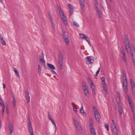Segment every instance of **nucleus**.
I'll list each match as a JSON object with an SVG mask.
<instances>
[{
    "label": "nucleus",
    "instance_id": "nucleus-63",
    "mask_svg": "<svg viewBox=\"0 0 135 135\" xmlns=\"http://www.w3.org/2000/svg\"><path fill=\"white\" fill-rule=\"evenodd\" d=\"M52 122V121L53 120L52 119V118L50 119H49Z\"/></svg>",
    "mask_w": 135,
    "mask_h": 135
},
{
    "label": "nucleus",
    "instance_id": "nucleus-34",
    "mask_svg": "<svg viewBox=\"0 0 135 135\" xmlns=\"http://www.w3.org/2000/svg\"><path fill=\"white\" fill-rule=\"evenodd\" d=\"M88 82L90 84V85H91V83H93V82L91 79L89 77L88 78Z\"/></svg>",
    "mask_w": 135,
    "mask_h": 135
},
{
    "label": "nucleus",
    "instance_id": "nucleus-47",
    "mask_svg": "<svg viewBox=\"0 0 135 135\" xmlns=\"http://www.w3.org/2000/svg\"><path fill=\"white\" fill-rule=\"evenodd\" d=\"M48 118H49V119H50L52 118L51 117V115H50L49 112H48Z\"/></svg>",
    "mask_w": 135,
    "mask_h": 135
},
{
    "label": "nucleus",
    "instance_id": "nucleus-22",
    "mask_svg": "<svg viewBox=\"0 0 135 135\" xmlns=\"http://www.w3.org/2000/svg\"><path fill=\"white\" fill-rule=\"evenodd\" d=\"M59 57L58 61H63V58L61 53L59 54Z\"/></svg>",
    "mask_w": 135,
    "mask_h": 135
},
{
    "label": "nucleus",
    "instance_id": "nucleus-14",
    "mask_svg": "<svg viewBox=\"0 0 135 135\" xmlns=\"http://www.w3.org/2000/svg\"><path fill=\"white\" fill-rule=\"evenodd\" d=\"M96 12L97 15V16L98 17V18H100L102 16L101 13L100 11L99 8L98 7H96Z\"/></svg>",
    "mask_w": 135,
    "mask_h": 135
},
{
    "label": "nucleus",
    "instance_id": "nucleus-5",
    "mask_svg": "<svg viewBox=\"0 0 135 135\" xmlns=\"http://www.w3.org/2000/svg\"><path fill=\"white\" fill-rule=\"evenodd\" d=\"M28 121L27 126L28 131L30 135H34L33 128L31 121L29 118H28Z\"/></svg>",
    "mask_w": 135,
    "mask_h": 135
},
{
    "label": "nucleus",
    "instance_id": "nucleus-25",
    "mask_svg": "<svg viewBox=\"0 0 135 135\" xmlns=\"http://www.w3.org/2000/svg\"><path fill=\"white\" fill-rule=\"evenodd\" d=\"M64 41L66 42V43L67 44V45H68L70 42L69 39L68 37L64 38Z\"/></svg>",
    "mask_w": 135,
    "mask_h": 135
},
{
    "label": "nucleus",
    "instance_id": "nucleus-20",
    "mask_svg": "<svg viewBox=\"0 0 135 135\" xmlns=\"http://www.w3.org/2000/svg\"><path fill=\"white\" fill-rule=\"evenodd\" d=\"M63 61H58L59 67L60 70H61L63 69Z\"/></svg>",
    "mask_w": 135,
    "mask_h": 135
},
{
    "label": "nucleus",
    "instance_id": "nucleus-62",
    "mask_svg": "<svg viewBox=\"0 0 135 135\" xmlns=\"http://www.w3.org/2000/svg\"><path fill=\"white\" fill-rule=\"evenodd\" d=\"M54 126H55V128L56 129V125L55 123V124H54Z\"/></svg>",
    "mask_w": 135,
    "mask_h": 135
},
{
    "label": "nucleus",
    "instance_id": "nucleus-28",
    "mask_svg": "<svg viewBox=\"0 0 135 135\" xmlns=\"http://www.w3.org/2000/svg\"><path fill=\"white\" fill-rule=\"evenodd\" d=\"M12 104L13 105L14 107H15L16 105V100L15 98L14 97L13 98V100L12 101Z\"/></svg>",
    "mask_w": 135,
    "mask_h": 135
},
{
    "label": "nucleus",
    "instance_id": "nucleus-42",
    "mask_svg": "<svg viewBox=\"0 0 135 135\" xmlns=\"http://www.w3.org/2000/svg\"><path fill=\"white\" fill-rule=\"evenodd\" d=\"M76 128L78 131H80L81 129V128L80 126L76 127Z\"/></svg>",
    "mask_w": 135,
    "mask_h": 135
},
{
    "label": "nucleus",
    "instance_id": "nucleus-46",
    "mask_svg": "<svg viewBox=\"0 0 135 135\" xmlns=\"http://www.w3.org/2000/svg\"><path fill=\"white\" fill-rule=\"evenodd\" d=\"M73 110L74 112H75L76 113L77 112V108L76 107H73Z\"/></svg>",
    "mask_w": 135,
    "mask_h": 135
},
{
    "label": "nucleus",
    "instance_id": "nucleus-9",
    "mask_svg": "<svg viewBox=\"0 0 135 135\" xmlns=\"http://www.w3.org/2000/svg\"><path fill=\"white\" fill-rule=\"evenodd\" d=\"M91 88L92 89V91L93 92V94L94 96L95 94V91L96 89L95 86L94 85L93 83H92L91 85H90Z\"/></svg>",
    "mask_w": 135,
    "mask_h": 135
},
{
    "label": "nucleus",
    "instance_id": "nucleus-51",
    "mask_svg": "<svg viewBox=\"0 0 135 135\" xmlns=\"http://www.w3.org/2000/svg\"><path fill=\"white\" fill-rule=\"evenodd\" d=\"M51 73L53 74H56V73L55 71H54L53 70H51Z\"/></svg>",
    "mask_w": 135,
    "mask_h": 135
},
{
    "label": "nucleus",
    "instance_id": "nucleus-60",
    "mask_svg": "<svg viewBox=\"0 0 135 135\" xmlns=\"http://www.w3.org/2000/svg\"><path fill=\"white\" fill-rule=\"evenodd\" d=\"M51 122H52V124H55V123L53 120Z\"/></svg>",
    "mask_w": 135,
    "mask_h": 135
},
{
    "label": "nucleus",
    "instance_id": "nucleus-30",
    "mask_svg": "<svg viewBox=\"0 0 135 135\" xmlns=\"http://www.w3.org/2000/svg\"><path fill=\"white\" fill-rule=\"evenodd\" d=\"M0 104L2 106V107L5 106L4 104L3 103V101L1 99V97H0Z\"/></svg>",
    "mask_w": 135,
    "mask_h": 135
},
{
    "label": "nucleus",
    "instance_id": "nucleus-8",
    "mask_svg": "<svg viewBox=\"0 0 135 135\" xmlns=\"http://www.w3.org/2000/svg\"><path fill=\"white\" fill-rule=\"evenodd\" d=\"M80 4V6L81 9L83 11L84 10V7L85 6V0H79Z\"/></svg>",
    "mask_w": 135,
    "mask_h": 135
},
{
    "label": "nucleus",
    "instance_id": "nucleus-27",
    "mask_svg": "<svg viewBox=\"0 0 135 135\" xmlns=\"http://www.w3.org/2000/svg\"><path fill=\"white\" fill-rule=\"evenodd\" d=\"M112 127H116L114 120L113 119H112Z\"/></svg>",
    "mask_w": 135,
    "mask_h": 135
},
{
    "label": "nucleus",
    "instance_id": "nucleus-3",
    "mask_svg": "<svg viewBox=\"0 0 135 135\" xmlns=\"http://www.w3.org/2000/svg\"><path fill=\"white\" fill-rule=\"evenodd\" d=\"M60 16L62 19V20L64 24L66 26L67 25L68 23L67 21L65 16L64 15L63 12L62 11L61 8H59L58 9Z\"/></svg>",
    "mask_w": 135,
    "mask_h": 135
},
{
    "label": "nucleus",
    "instance_id": "nucleus-43",
    "mask_svg": "<svg viewBox=\"0 0 135 135\" xmlns=\"http://www.w3.org/2000/svg\"><path fill=\"white\" fill-rule=\"evenodd\" d=\"M128 102L132 101L130 97L128 95Z\"/></svg>",
    "mask_w": 135,
    "mask_h": 135
},
{
    "label": "nucleus",
    "instance_id": "nucleus-15",
    "mask_svg": "<svg viewBox=\"0 0 135 135\" xmlns=\"http://www.w3.org/2000/svg\"><path fill=\"white\" fill-rule=\"evenodd\" d=\"M39 59L41 62H44L45 61L44 60V56L43 51H42L41 54L40 56Z\"/></svg>",
    "mask_w": 135,
    "mask_h": 135
},
{
    "label": "nucleus",
    "instance_id": "nucleus-12",
    "mask_svg": "<svg viewBox=\"0 0 135 135\" xmlns=\"http://www.w3.org/2000/svg\"><path fill=\"white\" fill-rule=\"evenodd\" d=\"M84 91L85 95L87 97H89V92L88 89V87H86L84 88H83Z\"/></svg>",
    "mask_w": 135,
    "mask_h": 135
},
{
    "label": "nucleus",
    "instance_id": "nucleus-52",
    "mask_svg": "<svg viewBox=\"0 0 135 135\" xmlns=\"http://www.w3.org/2000/svg\"><path fill=\"white\" fill-rule=\"evenodd\" d=\"M117 96L119 97V99L120 97V94L119 92H117Z\"/></svg>",
    "mask_w": 135,
    "mask_h": 135
},
{
    "label": "nucleus",
    "instance_id": "nucleus-31",
    "mask_svg": "<svg viewBox=\"0 0 135 135\" xmlns=\"http://www.w3.org/2000/svg\"><path fill=\"white\" fill-rule=\"evenodd\" d=\"M123 59L124 61L126 62L127 61V59L125 54H124L123 56Z\"/></svg>",
    "mask_w": 135,
    "mask_h": 135
},
{
    "label": "nucleus",
    "instance_id": "nucleus-19",
    "mask_svg": "<svg viewBox=\"0 0 135 135\" xmlns=\"http://www.w3.org/2000/svg\"><path fill=\"white\" fill-rule=\"evenodd\" d=\"M47 65L48 66V67L50 69H51L52 70L55 69V67L54 66V65H52V64L47 63Z\"/></svg>",
    "mask_w": 135,
    "mask_h": 135
},
{
    "label": "nucleus",
    "instance_id": "nucleus-4",
    "mask_svg": "<svg viewBox=\"0 0 135 135\" xmlns=\"http://www.w3.org/2000/svg\"><path fill=\"white\" fill-rule=\"evenodd\" d=\"M89 125L91 135H96L93 127V122L92 118L89 119Z\"/></svg>",
    "mask_w": 135,
    "mask_h": 135
},
{
    "label": "nucleus",
    "instance_id": "nucleus-58",
    "mask_svg": "<svg viewBox=\"0 0 135 135\" xmlns=\"http://www.w3.org/2000/svg\"><path fill=\"white\" fill-rule=\"evenodd\" d=\"M129 105L132 104V101L130 102H129Z\"/></svg>",
    "mask_w": 135,
    "mask_h": 135
},
{
    "label": "nucleus",
    "instance_id": "nucleus-35",
    "mask_svg": "<svg viewBox=\"0 0 135 135\" xmlns=\"http://www.w3.org/2000/svg\"><path fill=\"white\" fill-rule=\"evenodd\" d=\"M83 88H84L85 87H87V85H86V83L85 81H84L83 83Z\"/></svg>",
    "mask_w": 135,
    "mask_h": 135
},
{
    "label": "nucleus",
    "instance_id": "nucleus-56",
    "mask_svg": "<svg viewBox=\"0 0 135 135\" xmlns=\"http://www.w3.org/2000/svg\"><path fill=\"white\" fill-rule=\"evenodd\" d=\"M121 52L122 54H123V55L124 54H125L124 52V51L123 50H121Z\"/></svg>",
    "mask_w": 135,
    "mask_h": 135
},
{
    "label": "nucleus",
    "instance_id": "nucleus-41",
    "mask_svg": "<svg viewBox=\"0 0 135 135\" xmlns=\"http://www.w3.org/2000/svg\"><path fill=\"white\" fill-rule=\"evenodd\" d=\"M105 127L106 128L107 130L108 131H109V126L108 125H107L106 124H105Z\"/></svg>",
    "mask_w": 135,
    "mask_h": 135
},
{
    "label": "nucleus",
    "instance_id": "nucleus-32",
    "mask_svg": "<svg viewBox=\"0 0 135 135\" xmlns=\"http://www.w3.org/2000/svg\"><path fill=\"white\" fill-rule=\"evenodd\" d=\"M79 35L80 36V38L82 39H84V38L86 36H85L84 34H80Z\"/></svg>",
    "mask_w": 135,
    "mask_h": 135
},
{
    "label": "nucleus",
    "instance_id": "nucleus-6",
    "mask_svg": "<svg viewBox=\"0 0 135 135\" xmlns=\"http://www.w3.org/2000/svg\"><path fill=\"white\" fill-rule=\"evenodd\" d=\"M130 83L132 88V91L133 95H135V84L132 79H131L130 80Z\"/></svg>",
    "mask_w": 135,
    "mask_h": 135
},
{
    "label": "nucleus",
    "instance_id": "nucleus-38",
    "mask_svg": "<svg viewBox=\"0 0 135 135\" xmlns=\"http://www.w3.org/2000/svg\"><path fill=\"white\" fill-rule=\"evenodd\" d=\"M100 68H99L98 69V70L97 71L95 75V76H98V74L100 72Z\"/></svg>",
    "mask_w": 135,
    "mask_h": 135
},
{
    "label": "nucleus",
    "instance_id": "nucleus-26",
    "mask_svg": "<svg viewBox=\"0 0 135 135\" xmlns=\"http://www.w3.org/2000/svg\"><path fill=\"white\" fill-rule=\"evenodd\" d=\"M48 14H49V17H50V20L51 21V23H52V27H53L54 29H55V27L53 25V24H52V17H51V15L50 13V12H48Z\"/></svg>",
    "mask_w": 135,
    "mask_h": 135
},
{
    "label": "nucleus",
    "instance_id": "nucleus-61",
    "mask_svg": "<svg viewBox=\"0 0 135 135\" xmlns=\"http://www.w3.org/2000/svg\"><path fill=\"white\" fill-rule=\"evenodd\" d=\"M1 121L0 120V129L1 128Z\"/></svg>",
    "mask_w": 135,
    "mask_h": 135
},
{
    "label": "nucleus",
    "instance_id": "nucleus-45",
    "mask_svg": "<svg viewBox=\"0 0 135 135\" xmlns=\"http://www.w3.org/2000/svg\"><path fill=\"white\" fill-rule=\"evenodd\" d=\"M74 119V123L75 124V125L78 124V123L77 120H75Z\"/></svg>",
    "mask_w": 135,
    "mask_h": 135
},
{
    "label": "nucleus",
    "instance_id": "nucleus-48",
    "mask_svg": "<svg viewBox=\"0 0 135 135\" xmlns=\"http://www.w3.org/2000/svg\"><path fill=\"white\" fill-rule=\"evenodd\" d=\"M104 88V89L105 91V92H106L105 93V94H107L108 93H107V90L106 87H105V88Z\"/></svg>",
    "mask_w": 135,
    "mask_h": 135
},
{
    "label": "nucleus",
    "instance_id": "nucleus-23",
    "mask_svg": "<svg viewBox=\"0 0 135 135\" xmlns=\"http://www.w3.org/2000/svg\"><path fill=\"white\" fill-rule=\"evenodd\" d=\"M118 112L120 115H121L123 112L122 107L121 106L118 107Z\"/></svg>",
    "mask_w": 135,
    "mask_h": 135
},
{
    "label": "nucleus",
    "instance_id": "nucleus-17",
    "mask_svg": "<svg viewBox=\"0 0 135 135\" xmlns=\"http://www.w3.org/2000/svg\"><path fill=\"white\" fill-rule=\"evenodd\" d=\"M112 128H113V133L114 135H118V130L116 127Z\"/></svg>",
    "mask_w": 135,
    "mask_h": 135
},
{
    "label": "nucleus",
    "instance_id": "nucleus-13",
    "mask_svg": "<svg viewBox=\"0 0 135 135\" xmlns=\"http://www.w3.org/2000/svg\"><path fill=\"white\" fill-rule=\"evenodd\" d=\"M68 7L69 9L70 12V15L69 16H71V15L73 14V12L74 9L73 7L70 4H68Z\"/></svg>",
    "mask_w": 135,
    "mask_h": 135
},
{
    "label": "nucleus",
    "instance_id": "nucleus-53",
    "mask_svg": "<svg viewBox=\"0 0 135 135\" xmlns=\"http://www.w3.org/2000/svg\"><path fill=\"white\" fill-rule=\"evenodd\" d=\"M38 73L40 74L41 73V69H38Z\"/></svg>",
    "mask_w": 135,
    "mask_h": 135
},
{
    "label": "nucleus",
    "instance_id": "nucleus-39",
    "mask_svg": "<svg viewBox=\"0 0 135 135\" xmlns=\"http://www.w3.org/2000/svg\"><path fill=\"white\" fill-rule=\"evenodd\" d=\"M42 64L44 65V66L45 68L46 69H48L46 67V66L45 65V61L44 62H41Z\"/></svg>",
    "mask_w": 135,
    "mask_h": 135
},
{
    "label": "nucleus",
    "instance_id": "nucleus-29",
    "mask_svg": "<svg viewBox=\"0 0 135 135\" xmlns=\"http://www.w3.org/2000/svg\"><path fill=\"white\" fill-rule=\"evenodd\" d=\"M80 113L82 114L85 113V112H84L83 108V107L82 104V107L81 108L80 110Z\"/></svg>",
    "mask_w": 135,
    "mask_h": 135
},
{
    "label": "nucleus",
    "instance_id": "nucleus-11",
    "mask_svg": "<svg viewBox=\"0 0 135 135\" xmlns=\"http://www.w3.org/2000/svg\"><path fill=\"white\" fill-rule=\"evenodd\" d=\"M0 42L3 45L6 46V42L2 37V35L1 34H0Z\"/></svg>",
    "mask_w": 135,
    "mask_h": 135
},
{
    "label": "nucleus",
    "instance_id": "nucleus-49",
    "mask_svg": "<svg viewBox=\"0 0 135 135\" xmlns=\"http://www.w3.org/2000/svg\"><path fill=\"white\" fill-rule=\"evenodd\" d=\"M133 57V61L134 63V65H135V56H134V57Z\"/></svg>",
    "mask_w": 135,
    "mask_h": 135
},
{
    "label": "nucleus",
    "instance_id": "nucleus-40",
    "mask_svg": "<svg viewBox=\"0 0 135 135\" xmlns=\"http://www.w3.org/2000/svg\"><path fill=\"white\" fill-rule=\"evenodd\" d=\"M74 26H76L78 27H79V25L75 21L74 22Z\"/></svg>",
    "mask_w": 135,
    "mask_h": 135
},
{
    "label": "nucleus",
    "instance_id": "nucleus-55",
    "mask_svg": "<svg viewBox=\"0 0 135 135\" xmlns=\"http://www.w3.org/2000/svg\"><path fill=\"white\" fill-rule=\"evenodd\" d=\"M75 127H76H76H79L80 126L79 124L78 123V124H77L75 125Z\"/></svg>",
    "mask_w": 135,
    "mask_h": 135
},
{
    "label": "nucleus",
    "instance_id": "nucleus-24",
    "mask_svg": "<svg viewBox=\"0 0 135 135\" xmlns=\"http://www.w3.org/2000/svg\"><path fill=\"white\" fill-rule=\"evenodd\" d=\"M14 72L15 73L16 76L17 77H20L18 72L16 68H14Z\"/></svg>",
    "mask_w": 135,
    "mask_h": 135
},
{
    "label": "nucleus",
    "instance_id": "nucleus-44",
    "mask_svg": "<svg viewBox=\"0 0 135 135\" xmlns=\"http://www.w3.org/2000/svg\"><path fill=\"white\" fill-rule=\"evenodd\" d=\"M133 112L134 111L133 106L132 104L129 105Z\"/></svg>",
    "mask_w": 135,
    "mask_h": 135
},
{
    "label": "nucleus",
    "instance_id": "nucleus-7",
    "mask_svg": "<svg viewBox=\"0 0 135 135\" xmlns=\"http://www.w3.org/2000/svg\"><path fill=\"white\" fill-rule=\"evenodd\" d=\"M94 114L96 121L98 123H99L100 122V119L101 117L100 114L99 112H98L97 113H95Z\"/></svg>",
    "mask_w": 135,
    "mask_h": 135
},
{
    "label": "nucleus",
    "instance_id": "nucleus-50",
    "mask_svg": "<svg viewBox=\"0 0 135 135\" xmlns=\"http://www.w3.org/2000/svg\"><path fill=\"white\" fill-rule=\"evenodd\" d=\"M2 114L3 115L4 114V109H5V106H3L2 107Z\"/></svg>",
    "mask_w": 135,
    "mask_h": 135
},
{
    "label": "nucleus",
    "instance_id": "nucleus-57",
    "mask_svg": "<svg viewBox=\"0 0 135 135\" xmlns=\"http://www.w3.org/2000/svg\"><path fill=\"white\" fill-rule=\"evenodd\" d=\"M3 88L4 89L6 87V86L5 84H3Z\"/></svg>",
    "mask_w": 135,
    "mask_h": 135
},
{
    "label": "nucleus",
    "instance_id": "nucleus-2",
    "mask_svg": "<svg viewBox=\"0 0 135 135\" xmlns=\"http://www.w3.org/2000/svg\"><path fill=\"white\" fill-rule=\"evenodd\" d=\"M122 76L123 80L122 85L124 91L125 93H127L128 91L127 83V77L124 72H123Z\"/></svg>",
    "mask_w": 135,
    "mask_h": 135
},
{
    "label": "nucleus",
    "instance_id": "nucleus-37",
    "mask_svg": "<svg viewBox=\"0 0 135 135\" xmlns=\"http://www.w3.org/2000/svg\"><path fill=\"white\" fill-rule=\"evenodd\" d=\"M93 110L94 112V113H97L98 112L97 110L96 109L95 106H94L93 107Z\"/></svg>",
    "mask_w": 135,
    "mask_h": 135
},
{
    "label": "nucleus",
    "instance_id": "nucleus-21",
    "mask_svg": "<svg viewBox=\"0 0 135 135\" xmlns=\"http://www.w3.org/2000/svg\"><path fill=\"white\" fill-rule=\"evenodd\" d=\"M101 80L102 82V84L103 85V88L106 87V84L105 81V79L104 77H102L101 78Z\"/></svg>",
    "mask_w": 135,
    "mask_h": 135
},
{
    "label": "nucleus",
    "instance_id": "nucleus-18",
    "mask_svg": "<svg viewBox=\"0 0 135 135\" xmlns=\"http://www.w3.org/2000/svg\"><path fill=\"white\" fill-rule=\"evenodd\" d=\"M86 58L87 60L88 61L90 62V63H92L91 62V60H94V57L91 56H88L86 57Z\"/></svg>",
    "mask_w": 135,
    "mask_h": 135
},
{
    "label": "nucleus",
    "instance_id": "nucleus-10",
    "mask_svg": "<svg viewBox=\"0 0 135 135\" xmlns=\"http://www.w3.org/2000/svg\"><path fill=\"white\" fill-rule=\"evenodd\" d=\"M25 93L26 95V98L27 100V103H29L30 102L29 92L27 91H26L25 92Z\"/></svg>",
    "mask_w": 135,
    "mask_h": 135
},
{
    "label": "nucleus",
    "instance_id": "nucleus-54",
    "mask_svg": "<svg viewBox=\"0 0 135 135\" xmlns=\"http://www.w3.org/2000/svg\"><path fill=\"white\" fill-rule=\"evenodd\" d=\"M72 106H73V107H75V104L74 103H72Z\"/></svg>",
    "mask_w": 135,
    "mask_h": 135
},
{
    "label": "nucleus",
    "instance_id": "nucleus-59",
    "mask_svg": "<svg viewBox=\"0 0 135 135\" xmlns=\"http://www.w3.org/2000/svg\"><path fill=\"white\" fill-rule=\"evenodd\" d=\"M38 69H41V66H40L39 65H38Z\"/></svg>",
    "mask_w": 135,
    "mask_h": 135
},
{
    "label": "nucleus",
    "instance_id": "nucleus-1",
    "mask_svg": "<svg viewBox=\"0 0 135 135\" xmlns=\"http://www.w3.org/2000/svg\"><path fill=\"white\" fill-rule=\"evenodd\" d=\"M124 43L126 49L127 53L131 54L132 56L134 57V56H135V50L134 47L129 45L128 39L127 38L125 40Z\"/></svg>",
    "mask_w": 135,
    "mask_h": 135
},
{
    "label": "nucleus",
    "instance_id": "nucleus-64",
    "mask_svg": "<svg viewBox=\"0 0 135 135\" xmlns=\"http://www.w3.org/2000/svg\"><path fill=\"white\" fill-rule=\"evenodd\" d=\"M52 122V121L53 120L52 119V118L50 119H49Z\"/></svg>",
    "mask_w": 135,
    "mask_h": 135
},
{
    "label": "nucleus",
    "instance_id": "nucleus-36",
    "mask_svg": "<svg viewBox=\"0 0 135 135\" xmlns=\"http://www.w3.org/2000/svg\"><path fill=\"white\" fill-rule=\"evenodd\" d=\"M84 39L88 42V43L90 42V39L87 36H86Z\"/></svg>",
    "mask_w": 135,
    "mask_h": 135
},
{
    "label": "nucleus",
    "instance_id": "nucleus-16",
    "mask_svg": "<svg viewBox=\"0 0 135 135\" xmlns=\"http://www.w3.org/2000/svg\"><path fill=\"white\" fill-rule=\"evenodd\" d=\"M8 127L10 133L11 135L12 133L13 132V129L12 125L11 123L9 124Z\"/></svg>",
    "mask_w": 135,
    "mask_h": 135
},
{
    "label": "nucleus",
    "instance_id": "nucleus-33",
    "mask_svg": "<svg viewBox=\"0 0 135 135\" xmlns=\"http://www.w3.org/2000/svg\"><path fill=\"white\" fill-rule=\"evenodd\" d=\"M62 32L63 33L62 35L64 38L68 37V36L66 34L65 31H62Z\"/></svg>",
    "mask_w": 135,
    "mask_h": 135
}]
</instances>
